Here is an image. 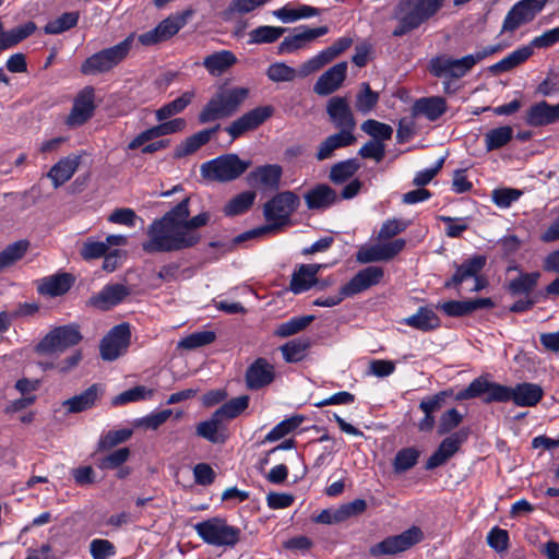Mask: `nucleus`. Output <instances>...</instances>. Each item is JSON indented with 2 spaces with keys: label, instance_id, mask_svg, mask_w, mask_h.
Instances as JSON below:
<instances>
[{
  "label": "nucleus",
  "instance_id": "obj_30",
  "mask_svg": "<svg viewBox=\"0 0 559 559\" xmlns=\"http://www.w3.org/2000/svg\"><path fill=\"white\" fill-rule=\"evenodd\" d=\"M304 198L309 210H325L338 201L336 191L324 183L317 185Z\"/></svg>",
  "mask_w": 559,
  "mask_h": 559
},
{
  "label": "nucleus",
  "instance_id": "obj_1",
  "mask_svg": "<svg viewBox=\"0 0 559 559\" xmlns=\"http://www.w3.org/2000/svg\"><path fill=\"white\" fill-rule=\"evenodd\" d=\"M190 215L189 198L183 199L160 218L154 219L147 227V239L142 243L146 253L180 251L199 243V238L183 230L182 218Z\"/></svg>",
  "mask_w": 559,
  "mask_h": 559
},
{
  "label": "nucleus",
  "instance_id": "obj_31",
  "mask_svg": "<svg viewBox=\"0 0 559 559\" xmlns=\"http://www.w3.org/2000/svg\"><path fill=\"white\" fill-rule=\"evenodd\" d=\"M238 62L236 55L230 50H219L206 56L202 66L212 76H221Z\"/></svg>",
  "mask_w": 559,
  "mask_h": 559
},
{
  "label": "nucleus",
  "instance_id": "obj_24",
  "mask_svg": "<svg viewBox=\"0 0 559 559\" xmlns=\"http://www.w3.org/2000/svg\"><path fill=\"white\" fill-rule=\"evenodd\" d=\"M495 302L491 298H476L471 300H449L438 305L449 317H464L478 309H491Z\"/></svg>",
  "mask_w": 559,
  "mask_h": 559
},
{
  "label": "nucleus",
  "instance_id": "obj_46",
  "mask_svg": "<svg viewBox=\"0 0 559 559\" xmlns=\"http://www.w3.org/2000/svg\"><path fill=\"white\" fill-rule=\"evenodd\" d=\"M286 32L281 26L263 25L249 32L248 43L251 45L272 44L275 43Z\"/></svg>",
  "mask_w": 559,
  "mask_h": 559
},
{
  "label": "nucleus",
  "instance_id": "obj_13",
  "mask_svg": "<svg viewBox=\"0 0 559 559\" xmlns=\"http://www.w3.org/2000/svg\"><path fill=\"white\" fill-rule=\"evenodd\" d=\"M423 538V531L417 526H412L399 535L389 536L372 545L369 549V554L372 557L397 555L420 543Z\"/></svg>",
  "mask_w": 559,
  "mask_h": 559
},
{
  "label": "nucleus",
  "instance_id": "obj_23",
  "mask_svg": "<svg viewBox=\"0 0 559 559\" xmlns=\"http://www.w3.org/2000/svg\"><path fill=\"white\" fill-rule=\"evenodd\" d=\"M274 377V366L265 358H258L246 371V383L250 390H259L269 385Z\"/></svg>",
  "mask_w": 559,
  "mask_h": 559
},
{
  "label": "nucleus",
  "instance_id": "obj_35",
  "mask_svg": "<svg viewBox=\"0 0 559 559\" xmlns=\"http://www.w3.org/2000/svg\"><path fill=\"white\" fill-rule=\"evenodd\" d=\"M318 267L298 265L292 274L289 289L298 295L309 290L318 283Z\"/></svg>",
  "mask_w": 559,
  "mask_h": 559
},
{
  "label": "nucleus",
  "instance_id": "obj_49",
  "mask_svg": "<svg viewBox=\"0 0 559 559\" xmlns=\"http://www.w3.org/2000/svg\"><path fill=\"white\" fill-rule=\"evenodd\" d=\"M249 406V396L240 395L234 397L223 404L219 408L215 411L216 416H219L225 423L238 417L242 412H245Z\"/></svg>",
  "mask_w": 559,
  "mask_h": 559
},
{
  "label": "nucleus",
  "instance_id": "obj_64",
  "mask_svg": "<svg viewBox=\"0 0 559 559\" xmlns=\"http://www.w3.org/2000/svg\"><path fill=\"white\" fill-rule=\"evenodd\" d=\"M523 192L514 188H500L492 191V202L500 209H508L522 197Z\"/></svg>",
  "mask_w": 559,
  "mask_h": 559
},
{
  "label": "nucleus",
  "instance_id": "obj_8",
  "mask_svg": "<svg viewBox=\"0 0 559 559\" xmlns=\"http://www.w3.org/2000/svg\"><path fill=\"white\" fill-rule=\"evenodd\" d=\"M134 34H130L117 45L105 48L90 56L81 66V72L85 75L105 73L117 67L129 55Z\"/></svg>",
  "mask_w": 559,
  "mask_h": 559
},
{
  "label": "nucleus",
  "instance_id": "obj_33",
  "mask_svg": "<svg viewBox=\"0 0 559 559\" xmlns=\"http://www.w3.org/2000/svg\"><path fill=\"white\" fill-rule=\"evenodd\" d=\"M79 165L80 156L74 154L66 156L50 168L47 176L51 179L53 187L59 188L72 178Z\"/></svg>",
  "mask_w": 559,
  "mask_h": 559
},
{
  "label": "nucleus",
  "instance_id": "obj_17",
  "mask_svg": "<svg viewBox=\"0 0 559 559\" xmlns=\"http://www.w3.org/2000/svg\"><path fill=\"white\" fill-rule=\"evenodd\" d=\"M274 112L272 106L255 107L234 120L225 131L231 136V140L240 138L248 131L255 130L264 123Z\"/></svg>",
  "mask_w": 559,
  "mask_h": 559
},
{
  "label": "nucleus",
  "instance_id": "obj_59",
  "mask_svg": "<svg viewBox=\"0 0 559 559\" xmlns=\"http://www.w3.org/2000/svg\"><path fill=\"white\" fill-rule=\"evenodd\" d=\"M269 80L275 83L293 82L298 78L297 70L284 62H274L266 70Z\"/></svg>",
  "mask_w": 559,
  "mask_h": 559
},
{
  "label": "nucleus",
  "instance_id": "obj_11",
  "mask_svg": "<svg viewBox=\"0 0 559 559\" xmlns=\"http://www.w3.org/2000/svg\"><path fill=\"white\" fill-rule=\"evenodd\" d=\"M250 163L239 158L236 154H226L201 165L203 178L227 182L240 177L249 167Z\"/></svg>",
  "mask_w": 559,
  "mask_h": 559
},
{
  "label": "nucleus",
  "instance_id": "obj_12",
  "mask_svg": "<svg viewBox=\"0 0 559 559\" xmlns=\"http://www.w3.org/2000/svg\"><path fill=\"white\" fill-rule=\"evenodd\" d=\"M83 336L78 324H66L52 329L36 346L38 354L63 353L78 345Z\"/></svg>",
  "mask_w": 559,
  "mask_h": 559
},
{
  "label": "nucleus",
  "instance_id": "obj_60",
  "mask_svg": "<svg viewBox=\"0 0 559 559\" xmlns=\"http://www.w3.org/2000/svg\"><path fill=\"white\" fill-rule=\"evenodd\" d=\"M215 337L213 331H199L181 338L178 346L185 349H197L213 343Z\"/></svg>",
  "mask_w": 559,
  "mask_h": 559
},
{
  "label": "nucleus",
  "instance_id": "obj_28",
  "mask_svg": "<svg viewBox=\"0 0 559 559\" xmlns=\"http://www.w3.org/2000/svg\"><path fill=\"white\" fill-rule=\"evenodd\" d=\"M486 264L484 255H474L465 260L462 264L456 265L455 273L444 283L445 288L460 286L464 281L479 274Z\"/></svg>",
  "mask_w": 559,
  "mask_h": 559
},
{
  "label": "nucleus",
  "instance_id": "obj_41",
  "mask_svg": "<svg viewBox=\"0 0 559 559\" xmlns=\"http://www.w3.org/2000/svg\"><path fill=\"white\" fill-rule=\"evenodd\" d=\"M403 322L423 332L432 331L440 326V319L432 309L427 307H420L416 313L405 318Z\"/></svg>",
  "mask_w": 559,
  "mask_h": 559
},
{
  "label": "nucleus",
  "instance_id": "obj_6",
  "mask_svg": "<svg viewBox=\"0 0 559 559\" xmlns=\"http://www.w3.org/2000/svg\"><path fill=\"white\" fill-rule=\"evenodd\" d=\"M249 92L242 86L219 88L201 109L199 122L204 124L233 116L248 98Z\"/></svg>",
  "mask_w": 559,
  "mask_h": 559
},
{
  "label": "nucleus",
  "instance_id": "obj_9",
  "mask_svg": "<svg viewBox=\"0 0 559 559\" xmlns=\"http://www.w3.org/2000/svg\"><path fill=\"white\" fill-rule=\"evenodd\" d=\"M198 536L205 543L216 547H235L241 536V530L229 525L219 516L199 522L193 525Z\"/></svg>",
  "mask_w": 559,
  "mask_h": 559
},
{
  "label": "nucleus",
  "instance_id": "obj_47",
  "mask_svg": "<svg viewBox=\"0 0 559 559\" xmlns=\"http://www.w3.org/2000/svg\"><path fill=\"white\" fill-rule=\"evenodd\" d=\"M79 19L80 13L76 11L64 12L60 16L49 21L45 25L44 32L49 35L61 34L76 26Z\"/></svg>",
  "mask_w": 559,
  "mask_h": 559
},
{
  "label": "nucleus",
  "instance_id": "obj_3",
  "mask_svg": "<svg viewBox=\"0 0 559 559\" xmlns=\"http://www.w3.org/2000/svg\"><path fill=\"white\" fill-rule=\"evenodd\" d=\"M507 46L508 45L503 44L486 46L478 51L461 58H453L449 55H439L430 59L428 70L433 76L443 80V91L445 94H454L456 92V87L452 86L453 81L464 78L477 63L487 57L501 51Z\"/></svg>",
  "mask_w": 559,
  "mask_h": 559
},
{
  "label": "nucleus",
  "instance_id": "obj_25",
  "mask_svg": "<svg viewBox=\"0 0 559 559\" xmlns=\"http://www.w3.org/2000/svg\"><path fill=\"white\" fill-rule=\"evenodd\" d=\"M195 432L199 437L214 444L225 443L229 437L226 423L219 416H216L215 412L211 418L197 425Z\"/></svg>",
  "mask_w": 559,
  "mask_h": 559
},
{
  "label": "nucleus",
  "instance_id": "obj_54",
  "mask_svg": "<svg viewBox=\"0 0 559 559\" xmlns=\"http://www.w3.org/2000/svg\"><path fill=\"white\" fill-rule=\"evenodd\" d=\"M255 200V192L245 191L234 197L224 207L226 216H237L247 212Z\"/></svg>",
  "mask_w": 559,
  "mask_h": 559
},
{
  "label": "nucleus",
  "instance_id": "obj_42",
  "mask_svg": "<svg viewBox=\"0 0 559 559\" xmlns=\"http://www.w3.org/2000/svg\"><path fill=\"white\" fill-rule=\"evenodd\" d=\"M195 93L193 91H186L179 97L163 105L155 111L157 121H165L178 114H181L193 100Z\"/></svg>",
  "mask_w": 559,
  "mask_h": 559
},
{
  "label": "nucleus",
  "instance_id": "obj_19",
  "mask_svg": "<svg viewBox=\"0 0 559 559\" xmlns=\"http://www.w3.org/2000/svg\"><path fill=\"white\" fill-rule=\"evenodd\" d=\"M384 276V271L380 266H367L357 272L349 282L343 285V295L353 297L372 286L378 285Z\"/></svg>",
  "mask_w": 559,
  "mask_h": 559
},
{
  "label": "nucleus",
  "instance_id": "obj_40",
  "mask_svg": "<svg viewBox=\"0 0 559 559\" xmlns=\"http://www.w3.org/2000/svg\"><path fill=\"white\" fill-rule=\"evenodd\" d=\"M321 11V9L308 4H298L296 8L290 4H285L274 10L272 14L283 23H294L299 20L318 16Z\"/></svg>",
  "mask_w": 559,
  "mask_h": 559
},
{
  "label": "nucleus",
  "instance_id": "obj_2",
  "mask_svg": "<svg viewBox=\"0 0 559 559\" xmlns=\"http://www.w3.org/2000/svg\"><path fill=\"white\" fill-rule=\"evenodd\" d=\"M479 396H484L483 402L487 404L512 401L519 407H533L543 399L544 390L537 383L522 382L512 388L478 377L459 393L457 399L469 400Z\"/></svg>",
  "mask_w": 559,
  "mask_h": 559
},
{
  "label": "nucleus",
  "instance_id": "obj_43",
  "mask_svg": "<svg viewBox=\"0 0 559 559\" xmlns=\"http://www.w3.org/2000/svg\"><path fill=\"white\" fill-rule=\"evenodd\" d=\"M361 167L356 158H348L334 164L329 173V179L335 185H342L349 180Z\"/></svg>",
  "mask_w": 559,
  "mask_h": 559
},
{
  "label": "nucleus",
  "instance_id": "obj_48",
  "mask_svg": "<svg viewBox=\"0 0 559 559\" xmlns=\"http://www.w3.org/2000/svg\"><path fill=\"white\" fill-rule=\"evenodd\" d=\"M513 138V129L503 126L489 130L485 134V146L488 152L506 146Z\"/></svg>",
  "mask_w": 559,
  "mask_h": 559
},
{
  "label": "nucleus",
  "instance_id": "obj_14",
  "mask_svg": "<svg viewBox=\"0 0 559 559\" xmlns=\"http://www.w3.org/2000/svg\"><path fill=\"white\" fill-rule=\"evenodd\" d=\"M548 0H521L507 13L501 34L514 33L521 26L531 23L543 11Z\"/></svg>",
  "mask_w": 559,
  "mask_h": 559
},
{
  "label": "nucleus",
  "instance_id": "obj_10",
  "mask_svg": "<svg viewBox=\"0 0 559 559\" xmlns=\"http://www.w3.org/2000/svg\"><path fill=\"white\" fill-rule=\"evenodd\" d=\"M300 200L292 191H284L275 194L264 204L263 214L270 225L254 230L262 234L269 230L278 229L289 222L292 214L298 209Z\"/></svg>",
  "mask_w": 559,
  "mask_h": 559
},
{
  "label": "nucleus",
  "instance_id": "obj_45",
  "mask_svg": "<svg viewBox=\"0 0 559 559\" xmlns=\"http://www.w3.org/2000/svg\"><path fill=\"white\" fill-rule=\"evenodd\" d=\"M539 278L540 273L538 271L531 273H521L518 277L509 282L508 290L513 296L528 295L534 290Z\"/></svg>",
  "mask_w": 559,
  "mask_h": 559
},
{
  "label": "nucleus",
  "instance_id": "obj_34",
  "mask_svg": "<svg viewBox=\"0 0 559 559\" xmlns=\"http://www.w3.org/2000/svg\"><path fill=\"white\" fill-rule=\"evenodd\" d=\"M73 278L70 274H55L41 278L37 290L40 295L56 297L66 294L72 286Z\"/></svg>",
  "mask_w": 559,
  "mask_h": 559
},
{
  "label": "nucleus",
  "instance_id": "obj_53",
  "mask_svg": "<svg viewBox=\"0 0 559 559\" xmlns=\"http://www.w3.org/2000/svg\"><path fill=\"white\" fill-rule=\"evenodd\" d=\"M310 347V341L308 338H295L281 347L283 357L287 362L301 361Z\"/></svg>",
  "mask_w": 559,
  "mask_h": 559
},
{
  "label": "nucleus",
  "instance_id": "obj_36",
  "mask_svg": "<svg viewBox=\"0 0 559 559\" xmlns=\"http://www.w3.org/2000/svg\"><path fill=\"white\" fill-rule=\"evenodd\" d=\"M533 56V50L530 45H524L510 52L508 56L502 58L500 61L491 64L489 71L493 74H500L509 72L514 68L523 64Z\"/></svg>",
  "mask_w": 559,
  "mask_h": 559
},
{
  "label": "nucleus",
  "instance_id": "obj_32",
  "mask_svg": "<svg viewBox=\"0 0 559 559\" xmlns=\"http://www.w3.org/2000/svg\"><path fill=\"white\" fill-rule=\"evenodd\" d=\"M129 294L130 289L123 284L106 285L92 298V304L99 309L108 310L120 304Z\"/></svg>",
  "mask_w": 559,
  "mask_h": 559
},
{
  "label": "nucleus",
  "instance_id": "obj_5",
  "mask_svg": "<svg viewBox=\"0 0 559 559\" xmlns=\"http://www.w3.org/2000/svg\"><path fill=\"white\" fill-rule=\"evenodd\" d=\"M249 92L242 86L219 88L201 109L199 122L204 124L233 116L248 98Z\"/></svg>",
  "mask_w": 559,
  "mask_h": 559
},
{
  "label": "nucleus",
  "instance_id": "obj_4",
  "mask_svg": "<svg viewBox=\"0 0 559 559\" xmlns=\"http://www.w3.org/2000/svg\"><path fill=\"white\" fill-rule=\"evenodd\" d=\"M408 227V222L392 218L386 219L378 233L380 242L362 247L357 252V261L360 263H372L379 261H390L402 252L406 246V240L397 238L390 240L396 235L403 233Z\"/></svg>",
  "mask_w": 559,
  "mask_h": 559
},
{
  "label": "nucleus",
  "instance_id": "obj_18",
  "mask_svg": "<svg viewBox=\"0 0 559 559\" xmlns=\"http://www.w3.org/2000/svg\"><path fill=\"white\" fill-rule=\"evenodd\" d=\"M326 114L338 133L355 135L356 120L345 97L334 96L329 99Z\"/></svg>",
  "mask_w": 559,
  "mask_h": 559
},
{
  "label": "nucleus",
  "instance_id": "obj_63",
  "mask_svg": "<svg viewBox=\"0 0 559 559\" xmlns=\"http://www.w3.org/2000/svg\"><path fill=\"white\" fill-rule=\"evenodd\" d=\"M129 456V448H120L107 454L106 456L99 459L97 462V466L100 469H115L120 467L123 463H126Z\"/></svg>",
  "mask_w": 559,
  "mask_h": 559
},
{
  "label": "nucleus",
  "instance_id": "obj_44",
  "mask_svg": "<svg viewBox=\"0 0 559 559\" xmlns=\"http://www.w3.org/2000/svg\"><path fill=\"white\" fill-rule=\"evenodd\" d=\"M35 28V24L33 22H28L8 32H3L2 25L0 24V51L17 45L28 37Z\"/></svg>",
  "mask_w": 559,
  "mask_h": 559
},
{
  "label": "nucleus",
  "instance_id": "obj_61",
  "mask_svg": "<svg viewBox=\"0 0 559 559\" xmlns=\"http://www.w3.org/2000/svg\"><path fill=\"white\" fill-rule=\"evenodd\" d=\"M419 452L414 448L400 450L394 459L393 467L396 473H403L417 464Z\"/></svg>",
  "mask_w": 559,
  "mask_h": 559
},
{
  "label": "nucleus",
  "instance_id": "obj_37",
  "mask_svg": "<svg viewBox=\"0 0 559 559\" xmlns=\"http://www.w3.org/2000/svg\"><path fill=\"white\" fill-rule=\"evenodd\" d=\"M102 393L99 384H92L81 394L74 395L71 399L66 400L62 405L69 413H81L92 408Z\"/></svg>",
  "mask_w": 559,
  "mask_h": 559
},
{
  "label": "nucleus",
  "instance_id": "obj_56",
  "mask_svg": "<svg viewBox=\"0 0 559 559\" xmlns=\"http://www.w3.org/2000/svg\"><path fill=\"white\" fill-rule=\"evenodd\" d=\"M314 316L294 317L286 322L280 324L275 334L281 337H288L305 330L312 321Z\"/></svg>",
  "mask_w": 559,
  "mask_h": 559
},
{
  "label": "nucleus",
  "instance_id": "obj_20",
  "mask_svg": "<svg viewBox=\"0 0 559 559\" xmlns=\"http://www.w3.org/2000/svg\"><path fill=\"white\" fill-rule=\"evenodd\" d=\"M467 439V432L460 430L444 438L438 449L429 456L426 463L427 469H435L447 463Z\"/></svg>",
  "mask_w": 559,
  "mask_h": 559
},
{
  "label": "nucleus",
  "instance_id": "obj_58",
  "mask_svg": "<svg viewBox=\"0 0 559 559\" xmlns=\"http://www.w3.org/2000/svg\"><path fill=\"white\" fill-rule=\"evenodd\" d=\"M361 130L370 135L373 141L384 142L392 138L393 129L391 126L373 120L368 119L362 122Z\"/></svg>",
  "mask_w": 559,
  "mask_h": 559
},
{
  "label": "nucleus",
  "instance_id": "obj_26",
  "mask_svg": "<svg viewBox=\"0 0 559 559\" xmlns=\"http://www.w3.org/2000/svg\"><path fill=\"white\" fill-rule=\"evenodd\" d=\"M559 120V103L550 105L545 100L534 104L525 115V122L531 127L551 124Z\"/></svg>",
  "mask_w": 559,
  "mask_h": 559
},
{
  "label": "nucleus",
  "instance_id": "obj_52",
  "mask_svg": "<svg viewBox=\"0 0 559 559\" xmlns=\"http://www.w3.org/2000/svg\"><path fill=\"white\" fill-rule=\"evenodd\" d=\"M269 0H231L223 11L224 20H231L236 15H245L264 5Z\"/></svg>",
  "mask_w": 559,
  "mask_h": 559
},
{
  "label": "nucleus",
  "instance_id": "obj_62",
  "mask_svg": "<svg viewBox=\"0 0 559 559\" xmlns=\"http://www.w3.org/2000/svg\"><path fill=\"white\" fill-rule=\"evenodd\" d=\"M131 436H132L131 429L110 430L106 435L100 437V439L98 441L97 450L98 451L110 450L114 447L129 440Z\"/></svg>",
  "mask_w": 559,
  "mask_h": 559
},
{
  "label": "nucleus",
  "instance_id": "obj_55",
  "mask_svg": "<svg viewBox=\"0 0 559 559\" xmlns=\"http://www.w3.org/2000/svg\"><path fill=\"white\" fill-rule=\"evenodd\" d=\"M28 249V241L19 240L9 245L0 252V271L20 260Z\"/></svg>",
  "mask_w": 559,
  "mask_h": 559
},
{
  "label": "nucleus",
  "instance_id": "obj_21",
  "mask_svg": "<svg viewBox=\"0 0 559 559\" xmlns=\"http://www.w3.org/2000/svg\"><path fill=\"white\" fill-rule=\"evenodd\" d=\"M95 94L93 87H85L75 97L71 112L67 118V123L70 127L82 126L92 116L95 109L94 105Z\"/></svg>",
  "mask_w": 559,
  "mask_h": 559
},
{
  "label": "nucleus",
  "instance_id": "obj_16",
  "mask_svg": "<svg viewBox=\"0 0 559 559\" xmlns=\"http://www.w3.org/2000/svg\"><path fill=\"white\" fill-rule=\"evenodd\" d=\"M329 33V27L323 25L314 28L308 26H299L294 33L286 36L277 46V53H294L298 50L306 49L317 38Z\"/></svg>",
  "mask_w": 559,
  "mask_h": 559
},
{
  "label": "nucleus",
  "instance_id": "obj_27",
  "mask_svg": "<svg viewBox=\"0 0 559 559\" xmlns=\"http://www.w3.org/2000/svg\"><path fill=\"white\" fill-rule=\"evenodd\" d=\"M221 126L203 129L180 142L174 151V158L180 159L195 153L199 148L210 142L211 138L219 130Z\"/></svg>",
  "mask_w": 559,
  "mask_h": 559
},
{
  "label": "nucleus",
  "instance_id": "obj_15",
  "mask_svg": "<svg viewBox=\"0 0 559 559\" xmlns=\"http://www.w3.org/2000/svg\"><path fill=\"white\" fill-rule=\"evenodd\" d=\"M131 331L129 323H120L109 330L99 344L100 357L106 361H114L122 356L129 348Z\"/></svg>",
  "mask_w": 559,
  "mask_h": 559
},
{
  "label": "nucleus",
  "instance_id": "obj_22",
  "mask_svg": "<svg viewBox=\"0 0 559 559\" xmlns=\"http://www.w3.org/2000/svg\"><path fill=\"white\" fill-rule=\"evenodd\" d=\"M347 74V63L340 62L322 73L313 86L316 94L326 96L341 87Z\"/></svg>",
  "mask_w": 559,
  "mask_h": 559
},
{
  "label": "nucleus",
  "instance_id": "obj_39",
  "mask_svg": "<svg viewBox=\"0 0 559 559\" xmlns=\"http://www.w3.org/2000/svg\"><path fill=\"white\" fill-rule=\"evenodd\" d=\"M283 169L277 164H267L252 170L248 179L252 185H261L267 188H277L281 181Z\"/></svg>",
  "mask_w": 559,
  "mask_h": 559
},
{
  "label": "nucleus",
  "instance_id": "obj_38",
  "mask_svg": "<svg viewBox=\"0 0 559 559\" xmlns=\"http://www.w3.org/2000/svg\"><path fill=\"white\" fill-rule=\"evenodd\" d=\"M445 110L447 102L443 97L440 96L419 98L413 106L414 115H421L430 121L437 120L445 112Z\"/></svg>",
  "mask_w": 559,
  "mask_h": 559
},
{
  "label": "nucleus",
  "instance_id": "obj_29",
  "mask_svg": "<svg viewBox=\"0 0 559 559\" xmlns=\"http://www.w3.org/2000/svg\"><path fill=\"white\" fill-rule=\"evenodd\" d=\"M356 140L357 139L355 135L338 132L333 133L320 142L317 147L314 157L318 162L330 159L334 156V152L336 150L350 146L356 142Z\"/></svg>",
  "mask_w": 559,
  "mask_h": 559
},
{
  "label": "nucleus",
  "instance_id": "obj_51",
  "mask_svg": "<svg viewBox=\"0 0 559 559\" xmlns=\"http://www.w3.org/2000/svg\"><path fill=\"white\" fill-rule=\"evenodd\" d=\"M188 12L182 14H175L163 20L155 28L159 34V38L163 41L168 40L173 36H175L186 24Z\"/></svg>",
  "mask_w": 559,
  "mask_h": 559
},
{
  "label": "nucleus",
  "instance_id": "obj_57",
  "mask_svg": "<svg viewBox=\"0 0 559 559\" xmlns=\"http://www.w3.org/2000/svg\"><path fill=\"white\" fill-rule=\"evenodd\" d=\"M379 94L370 88V85L366 82L361 83L359 93L356 96V109L366 115L370 112L378 104Z\"/></svg>",
  "mask_w": 559,
  "mask_h": 559
},
{
  "label": "nucleus",
  "instance_id": "obj_50",
  "mask_svg": "<svg viewBox=\"0 0 559 559\" xmlns=\"http://www.w3.org/2000/svg\"><path fill=\"white\" fill-rule=\"evenodd\" d=\"M188 12L182 14H175L163 20L155 28L159 34V38L163 41L168 40L173 36H175L186 24Z\"/></svg>",
  "mask_w": 559,
  "mask_h": 559
},
{
  "label": "nucleus",
  "instance_id": "obj_7",
  "mask_svg": "<svg viewBox=\"0 0 559 559\" xmlns=\"http://www.w3.org/2000/svg\"><path fill=\"white\" fill-rule=\"evenodd\" d=\"M444 0H401L396 9L399 25L393 36L400 37L419 27L432 17L442 7Z\"/></svg>",
  "mask_w": 559,
  "mask_h": 559
}]
</instances>
